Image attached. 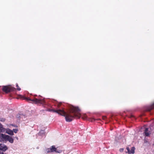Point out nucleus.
I'll return each instance as SVG.
<instances>
[{
	"label": "nucleus",
	"instance_id": "f257e3e1",
	"mask_svg": "<svg viewBox=\"0 0 154 154\" xmlns=\"http://www.w3.org/2000/svg\"><path fill=\"white\" fill-rule=\"evenodd\" d=\"M80 109L78 107L73 106L71 107L70 110L67 113L62 110H54V112L65 116L66 120L67 122L71 121L74 117L80 118Z\"/></svg>",
	"mask_w": 154,
	"mask_h": 154
},
{
	"label": "nucleus",
	"instance_id": "f03ea898",
	"mask_svg": "<svg viewBox=\"0 0 154 154\" xmlns=\"http://www.w3.org/2000/svg\"><path fill=\"white\" fill-rule=\"evenodd\" d=\"M0 138L3 140L8 141L11 143H14L13 139L11 137L8 135L0 133Z\"/></svg>",
	"mask_w": 154,
	"mask_h": 154
},
{
	"label": "nucleus",
	"instance_id": "7ed1b4c3",
	"mask_svg": "<svg viewBox=\"0 0 154 154\" xmlns=\"http://www.w3.org/2000/svg\"><path fill=\"white\" fill-rule=\"evenodd\" d=\"M46 151L47 153L55 152L59 153L62 151V150L56 148L54 146H52L50 148L47 149Z\"/></svg>",
	"mask_w": 154,
	"mask_h": 154
},
{
	"label": "nucleus",
	"instance_id": "20e7f679",
	"mask_svg": "<svg viewBox=\"0 0 154 154\" xmlns=\"http://www.w3.org/2000/svg\"><path fill=\"white\" fill-rule=\"evenodd\" d=\"M12 88L8 86H3L2 90L3 91L6 93L10 92L12 90Z\"/></svg>",
	"mask_w": 154,
	"mask_h": 154
},
{
	"label": "nucleus",
	"instance_id": "39448f33",
	"mask_svg": "<svg viewBox=\"0 0 154 154\" xmlns=\"http://www.w3.org/2000/svg\"><path fill=\"white\" fill-rule=\"evenodd\" d=\"M27 100H31L33 102H34L35 103H41L42 102H44V101L43 100H38L36 98L33 100H31L29 98H28L27 99Z\"/></svg>",
	"mask_w": 154,
	"mask_h": 154
},
{
	"label": "nucleus",
	"instance_id": "423d86ee",
	"mask_svg": "<svg viewBox=\"0 0 154 154\" xmlns=\"http://www.w3.org/2000/svg\"><path fill=\"white\" fill-rule=\"evenodd\" d=\"M8 149V147L6 145L3 144H0V150L5 152Z\"/></svg>",
	"mask_w": 154,
	"mask_h": 154
},
{
	"label": "nucleus",
	"instance_id": "0eeeda50",
	"mask_svg": "<svg viewBox=\"0 0 154 154\" xmlns=\"http://www.w3.org/2000/svg\"><path fill=\"white\" fill-rule=\"evenodd\" d=\"M126 149L127 150L128 152H126V153H128L129 154L134 153L135 149V148L134 147H132L131 150H130L128 147H127Z\"/></svg>",
	"mask_w": 154,
	"mask_h": 154
},
{
	"label": "nucleus",
	"instance_id": "6e6552de",
	"mask_svg": "<svg viewBox=\"0 0 154 154\" xmlns=\"http://www.w3.org/2000/svg\"><path fill=\"white\" fill-rule=\"evenodd\" d=\"M5 132L6 133L9 135H14L13 131L12 130H10V129L8 128L5 129Z\"/></svg>",
	"mask_w": 154,
	"mask_h": 154
},
{
	"label": "nucleus",
	"instance_id": "1a4fd4ad",
	"mask_svg": "<svg viewBox=\"0 0 154 154\" xmlns=\"http://www.w3.org/2000/svg\"><path fill=\"white\" fill-rule=\"evenodd\" d=\"M38 136H40L41 137L45 136V132L44 130H42L38 134Z\"/></svg>",
	"mask_w": 154,
	"mask_h": 154
},
{
	"label": "nucleus",
	"instance_id": "9d476101",
	"mask_svg": "<svg viewBox=\"0 0 154 154\" xmlns=\"http://www.w3.org/2000/svg\"><path fill=\"white\" fill-rule=\"evenodd\" d=\"M144 134L146 136H148L150 134V132L149 131H148V128H146L144 131Z\"/></svg>",
	"mask_w": 154,
	"mask_h": 154
},
{
	"label": "nucleus",
	"instance_id": "9b49d317",
	"mask_svg": "<svg viewBox=\"0 0 154 154\" xmlns=\"http://www.w3.org/2000/svg\"><path fill=\"white\" fill-rule=\"evenodd\" d=\"M5 128L3 127L2 125L0 123V132H5Z\"/></svg>",
	"mask_w": 154,
	"mask_h": 154
},
{
	"label": "nucleus",
	"instance_id": "f8f14e48",
	"mask_svg": "<svg viewBox=\"0 0 154 154\" xmlns=\"http://www.w3.org/2000/svg\"><path fill=\"white\" fill-rule=\"evenodd\" d=\"M80 117H81L82 119L84 120H86L87 119V116L85 114H83L81 115L80 114Z\"/></svg>",
	"mask_w": 154,
	"mask_h": 154
},
{
	"label": "nucleus",
	"instance_id": "ddd939ff",
	"mask_svg": "<svg viewBox=\"0 0 154 154\" xmlns=\"http://www.w3.org/2000/svg\"><path fill=\"white\" fill-rule=\"evenodd\" d=\"M13 132H14L15 133H17L18 131V129H13L12 130Z\"/></svg>",
	"mask_w": 154,
	"mask_h": 154
},
{
	"label": "nucleus",
	"instance_id": "4468645a",
	"mask_svg": "<svg viewBox=\"0 0 154 154\" xmlns=\"http://www.w3.org/2000/svg\"><path fill=\"white\" fill-rule=\"evenodd\" d=\"M5 121V119L4 118L0 119V121L4 122Z\"/></svg>",
	"mask_w": 154,
	"mask_h": 154
},
{
	"label": "nucleus",
	"instance_id": "2eb2a0df",
	"mask_svg": "<svg viewBox=\"0 0 154 154\" xmlns=\"http://www.w3.org/2000/svg\"><path fill=\"white\" fill-rule=\"evenodd\" d=\"M124 150V149L123 148H121L119 149V151L120 152H122Z\"/></svg>",
	"mask_w": 154,
	"mask_h": 154
},
{
	"label": "nucleus",
	"instance_id": "dca6fc26",
	"mask_svg": "<svg viewBox=\"0 0 154 154\" xmlns=\"http://www.w3.org/2000/svg\"><path fill=\"white\" fill-rule=\"evenodd\" d=\"M17 89L18 90V91H20L21 89L19 87H17Z\"/></svg>",
	"mask_w": 154,
	"mask_h": 154
},
{
	"label": "nucleus",
	"instance_id": "f3484780",
	"mask_svg": "<svg viewBox=\"0 0 154 154\" xmlns=\"http://www.w3.org/2000/svg\"><path fill=\"white\" fill-rule=\"evenodd\" d=\"M16 87H19L18 86V84H16Z\"/></svg>",
	"mask_w": 154,
	"mask_h": 154
},
{
	"label": "nucleus",
	"instance_id": "a211bd4d",
	"mask_svg": "<svg viewBox=\"0 0 154 154\" xmlns=\"http://www.w3.org/2000/svg\"><path fill=\"white\" fill-rule=\"evenodd\" d=\"M16 138L17 139H18V137H16Z\"/></svg>",
	"mask_w": 154,
	"mask_h": 154
},
{
	"label": "nucleus",
	"instance_id": "6ab92c4d",
	"mask_svg": "<svg viewBox=\"0 0 154 154\" xmlns=\"http://www.w3.org/2000/svg\"><path fill=\"white\" fill-rule=\"evenodd\" d=\"M154 106H153V108H154Z\"/></svg>",
	"mask_w": 154,
	"mask_h": 154
}]
</instances>
